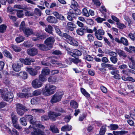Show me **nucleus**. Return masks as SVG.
Masks as SVG:
<instances>
[{
    "label": "nucleus",
    "instance_id": "a18cd8bd",
    "mask_svg": "<svg viewBox=\"0 0 135 135\" xmlns=\"http://www.w3.org/2000/svg\"><path fill=\"white\" fill-rule=\"evenodd\" d=\"M106 131L105 126H103L101 128L99 131V134L100 135H103L105 134Z\"/></svg>",
    "mask_w": 135,
    "mask_h": 135
},
{
    "label": "nucleus",
    "instance_id": "a19ab883",
    "mask_svg": "<svg viewBox=\"0 0 135 135\" xmlns=\"http://www.w3.org/2000/svg\"><path fill=\"white\" fill-rule=\"evenodd\" d=\"M34 13L32 11H26L25 13V15L27 17H30L33 16Z\"/></svg>",
    "mask_w": 135,
    "mask_h": 135
},
{
    "label": "nucleus",
    "instance_id": "423d86ee",
    "mask_svg": "<svg viewBox=\"0 0 135 135\" xmlns=\"http://www.w3.org/2000/svg\"><path fill=\"white\" fill-rule=\"evenodd\" d=\"M2 97L5 101L9 102H12L14 97L13 93L10 92H8L2 95Z\"/></svg>",
    "mask_w": 135,
    "mask_h": 135
},
{
    "label": "nucleus",
    "instance_id": "3c124183",
    "mask_svg": "<svg viewBox=\"0 0 135 135\" xmlns=\"http://www.w3.org/2000/svg\"><path fill=\"white\" fill-rule=\"evenodd\" d=\"M3 54L4 55L8 57H9L10 59L12 58V56L11 54L8 51L5 50L4 51Z\"/></svg>",
    "mask_w": 135,
    "mask_h": 135
},
{
    "label": "nucleus",
    "instance_id": "412c9836",
    "mask_svg": "<svg viewBox=\"0 0 135 135\" xmlns=\"http://www.w3.org/2000/svg\"><path fill=\"white\" fill-rule=\"evenodd\" d=\"M67 28L68 29L71 31H73L74 28H76V25L73 23L71 22H69L67 23Z\"/></svg>",
    "mask_w": 135,
    "mask_h": 135
},
{
    "label": "nucleus",
    "instance_id": "0eeeda50",
    "mask_svg": "<svg viewBox=\"0 0 135 135\" xmlns=\"http://www.w3.org/2000/svg\"><path fill=\"white\" fill-rule=\"evenodd\" d=\"M23 66L22 64L19 60L17 62L14 63L12 65V67L13 70L15 71L18 72L20 71Z\"/></svg>",
    "mask_w": 135,
    "mask_h": 135
},
{
    "label": "nucleus",
    "instance_id": "9d476101",
    "mask_svg": "<svg viewBox=\"0 0 135 135\" xmlns=\"http://www.w3.org/2000/svg\"><path fill=\"white\" fill-rule=\"evenodd\" d=\"M19 60L22 63H24L25 65H30L31 64V62H34L35 61L34 59L31 58H26L25 59L20 58Z\"/></svg>",
    "mask_w": 135,
    "mask_h": 135
},
{
    "label": "nucleus",
    "instance_id": "4c0bfd02",
    "mask_svg": "<svg viewBox=\"0 0 135 135\" xmlns=\"http://www.w3.org/2000/svg\"><path fill=\"white\" fill-rule=\"evenodd\" d=\"M108 127L110 128L111 130H115L118 128L119 127L116 124H110L109 126H108Z\"/></svg>",
    "mask_w": 135,
    "mask_h": 135
},
{
    "label": "nucleus",
    "instance_id": "6e6d98bb",
    "mask_svg": "<svg viewBox=\"0 0 135 135\" xmlns=\"http://www.w3.org/2000/svg\"><path fill=\"white\" fill-rule=\"evenodd\" d=\"M117 57V56H115L110 57V61L114 64L116 63L118 60Z\"/></svg>",
    "mask_w": 135,
    "mask_h": 135
},
{
    "label": "nucleus",
    "instance_id": "2eb2a0df",
    "mask_svg": "<svg viewBox=\"0 0 135 135\" xmlns=\"http://www.w3.org/2000/svg\"><path fill=\"white\" fill-rule=\"evenodd\" d=\"M46 21L48 22L55 24L58 22V20L54 16H49L47 18Z\"/></svg>",
    "mask_w": 135,
    "mask_h": 135
},
{
    "label": "nucleus",
    "instance_id": "7c9ffc66",
    "mask_svg": "<svg viewBox=\"0 0 135 135\" xmlns=\"http://www.w3.org/2000/svg\"><path fill=\"white\" fill-rule=\"evenodd\" d=\"M128 66L129 68L135 70V60L131 59V62L128 64Z\"/></svg>",
    "mask_w": 135,
    "mask_h": 135
},
{
    "label": "nucleus",
    "instance_id": "bb28decb",
    "mask_svg": "<svg viewBox=\"0 0 135 135\" xmlns=\"http://www.w3.org/2000/svg\"><path fill=\"white\" fill-rule=\"evenodd\" d=\"M31 110L35 113H42L44 114L45 112L44 110L41 109H32Z\"/></svg>",
    "mask_w": 135,
    "mask_h": 135
},
{
    "label": "nucleus",
    "instance_id": "603ef678",
    "mask_svg": "<svg viewBox=\"0 0 135 135\" xmlns=\"http://www.w3.org/2000/svg\"><path fill=\"white\" fill-rule=\"evenodd\" d=\"M128 36L132 40L134 41L135 40V32L130 33L128 35Z\"/></svg>",
    "mask_w": 135,
    "mask_h": 135
},
{
    "label": "nucleus",
    "instance_id": "b1692460",
    "mask_svg": "<svg viewBox=\"0 0 135 135\" xmlns=\"http://www.w3.org/2000/svg\"><path fill=\"white\" fill-rule=\"evenodd\" d=\"M115 51L120 56H122L124 57L127 56L126 54L123 51L118 49H116Z\"/></svg>",
    "mask_w": 135,
    "mask_h": 135
},
{
    "label": "nucleus",
    "instance_id": "e2e57ef3",
    "mask_svg": "<svg viewBox=\"0 0 135 135\" xmlns=\"http://www.w3.org/2000/svg\"><path fill=\"white\" fill-rule=\"evenodd\" d=\"M108 54L111 57H114L115 56H117V52H114L113 51H108Z\"/></svg>",
    "mask_w": 135,
    "mask_h": 135
},
{
    "label": "nucleus",
    "instance_id": "774afa93",
    "mask_svg": "<svg viewBox=\"0 0 135 135\" xmlns=\"http://www.w3.org/2000/svg\"><path fill=\"white\" fill-rule=\"evenodd\" d=\"M117 25L118 28L120 29H123L126 28V26L123 24L120 23H117Z\"/></svg>",
    "mask_w": 135,
    "mask_h": 135
},
{
    "label": "nucleus",
    "instance_id": "f03ea898",
    "mask_svg": "<svg viewBox=\"0 0 135 135\" xmlns=\"http://www.w3.org/2000/svg\"><path fill=\"white\" fill-rule=\"evenodd\" d=\"M69 54L71 56L75 58V59H73V62L75 64H77L81 62V61L76 57L79 56H80L81 55V52L78 50L74 49L71 51H68Z\"/></svg>",
    "mask_w": 135,
    "mask_h": 135
},
{
    "label": "nucleus",
    "instance_id": "c85d7f7f",
    "mask_svg": "<svg viewBox=\"0 0 135 135\" xmlns=\"http://www.w3.org/2000/svg\"><path fill=\"white\" fill-rule=\"evenodd\" d=\"M121 43L125 46H128L129 45L127 40L125 37H123L120 38V44Z\"/></svg>",
    "mask_w": 135,
    "mask_h": 135
},
{
    "label": "nucleus",
    "instance_id": "c9c22d12",
    "mask_svg": "<svg viewBox=\"0 0 135 135\" xmlns=\"http://www.w3.org/2000/svg\"><path fill=\"white\" fill-rule=\"evenodd\" d=\"M11 47L13 50L16 52H19L21 50V49L20 47L14 45H12Z\"/></svg>",
    "mask_w": 135,
    "mask_h": 135
},
{
    "label": "nucleus",
    "instance_id": "13d9d810",
    "mask_svg": "<svg viewBox=\"0 0 135 135\" xmlns=\"http://www.w3.org/2000/svg\"><path fill=\"white\" fill-rule=\"evenodd\" d=\"M60 36L64 37L69 40H71L72 38V37L66 33H63L62 34L61 36Z\"/></svg>",
    "mask_w": 135,
    "mask_h": 135
},
{
    "label": "nucleus",
    "instance_id": "ddd939ff",
    "mask_svg": "<svg viewBox=\"0 0 135 135\" xmlns=\"http://www.w3.org/2000/svg\"><path fill=\"white\" fill-rule=\"evenodd\" d=\"M67 19L69 21H72L73 18H74L76 16V14L74 12H73L72 9H70L69 12L68 13Z\"/></svg>",
    "mask_w": 135,
    "mask_h": 135
},
{
    "label": "nucleus",
    "instance_id": "dca6fc26",
    "mask_svg": "<svg viewBox=\"0 0 135 135\" xmlns=\"http://www.w3.org/2000/svg\"><path fill=\"white\" fill-rule=\"evenodd\" d=\"M26 71H27L30 75L32 76H35L37 75L38 72L35 69L28 67L26 68Z\"/></svg>",
    "mask_w": 135,
    "mask_h": 135
},
{
    "label": "nucleus",
    "instance_id": "393cba45",
    "mask_svg": "<svg viewBox=\"0 0 135 135\" xmlns=\"http://www.w3.org/2000/svg\"><path fill=\"white\" fill-rule=\"evenodd\" d=\"M16 110L23 109L25 111H27L28 110V109H27L25 106L20 103L16 104Z\"/></svg>",
    "mask_w": 135,
    "mask_h": 135
},
{
    "label": "nucleus",
    "instance_id": "5fc2aeb1",
    "mask_svg": "<svg viewBox=\"0 0 135 135\" xmlns=\"http://www.w3.org/2000/svg\"><path fill=\"white\" fill-rule=\"evenodd\" d=\"M41 91L39 89L36 90L34 91L32 93V95L34 96H37L40 95Z\"/></svg>",
    "mask_w": 135,
    "mask_h": 135
},
{
    "label": "nucleus",
    "instance_id": "cd10ccee",
    "mask_svg": "<svg viewBox=\"0 0 135 135\" xmlns=\"http://www.w3.org/2000/svg\"><path fill=\"white\" fill-rule=\"evenodd\" d=\"M23 45L27 47H30L33 46V44L29 41H25L23 43Z\"/></svg>",
    "mask_w": 135,
    "mask_h": 135
},
{
    "label": "nucleus",
    "instance_id": "338daca9",
    "mask_svg": "<svg viewBox=\"0 0 135 135\" xmlns=\"http://www.w3.org/2000/svg\"><path fill=\"white\" fill-rule=\"evenodd\" d=\"M87 37L88 40L90 42H93L94 41V38L92 35L89 34L87 35Z\"/></svg>",
    "mask_w": 135,
    "mask_h": 135
},
{
    "label": "nucleus",
    "instance_id": "0e129e2a",
    "mask_svg": "<svg viewBox=\"0 0 135 135\" xmlns=\"http://www.w3.org/2000/svg\"><path fill=\"white\" fill-rule=\"evenodd\" d=\"M105 18H101L100 17H98L95 19V20L98 23H101L103 21H105Z\"/></svg>",
    "mask_w": 135,
    "mask_h": 135
},
{
    "label": "nucleus",
    "instance_id": "79ce46f5",
    "mask_svg": "<svg viewBox=\"0 0 135 135\" xmlns=\"http://www.w3.org/2000/svg\"><path fill=\"white\" fill-rule=\"evenodd\" d=\"M26 28L25 22L22 21L20 24V30L21 31H23Z\"/></svg>",
    "mask_w": 135,
    "mask_h": 135
},
{
    "label": "nucleus",
    "instance_id": "864d4df0",
    "mask_svg": "<svg viewBox=\"0 0 135 135\" xmlns=\"http://www.w3.org/2000/svg\"><path fill=\"white\" fill-rule=\"evenodd\" d=\"M20 122L21 124L23 125L26 126L27 124V122L26 119L24 117H22L20 119Z\"/></svg>",
    "mask_w": 135,
    "mask_h": 135
},
{
    "label": "nucleus",
    "instance_id": "1a4fd4ad",
    "mask_svg": "<svg viewBox=\"0 0 135 135\" xmlns=\"http://www.w3.org/2000/svg\"><path fill=\"white\" fill-rule=\"evenodd\" d=\"M55 41V39L53 37H50L47 38L45 41V43L48 47H52V45Z\"/></svg>",
    "mask_w": 135,
    "mask_h": 135
},
{
    "label": "nucleus",
    "instance_id": "58836bf2",
    "mask_svg": "<svg viewBox=\"0 0 135 135\" xmlns=\"http://www.w3.org/2000/svg\"><path fill=\"white\" fill-rule=\"evenodd\" d=\"M7 28L6 25L4 24H2L0 25V32L4 33L6 31Z\"/></svg>",
    "mask_w": 135,
    "mask_h": 135
},
{
    "label": "nucleus",
    "instance_id": "4be33fe9",
    "mask_svg": "<svg viewBox=\"0 0 135 135\" xmlns=\"http://www.w3.org/2000/svg\"><path fill=\"white\" fill-rule=\"evenodd\" d=\"M16 75L20 76L23 79H26L28 77V75L26 72H20L16 74Z\"/></svg>",
    "mask_w": 135,
    "mask_h": 135
},
{
    "label": "nucleus",
    "instance_id": "e433bc0d",
    "mask_svg": "<svg viewBox=\"0 0 135 135\" xmlns=\"http://www.w3.org/2000/svg\"><path fill=\"white\" fill-rule=\"evenodd\" d=\"M70 105L72 107L74 108H77L78 107V103L74 100H71V101Z\"/></svg>",
    "mask_w": 135,
    "mask_h": 135
},
{
    "label": "nucleus",
    "instance_id": "6ab92c4d",
    "mask_svg": "<svg viewBox=\"0 0 135 135\" xmlns=\"http://www.w3.org/2000/svg\"><path fill=\"white\" fill-rule=\"evenodd\" d=\"M24 33L27 37L33 33V32L31 29H30L28 27H27L25 28L24 30L23 31Z\"/></svg>",
    "mask_w": 135,
    "mask_h": 135
},
{
    "label": "nucleus",
    "instance_id": "052dcab7",
    "mask_svg": "<svg viewBox=\"0 0 135 135\" xmlns=\"http://www.w3.org/2000/svg\"><path fill=\"white\" fill-rule=\"evenodd\" d=\"M36 36H37L36 37H33L32 38V40L33 41H36L42 38V36H39L38 34L37 35H36Z\"/></svg>",
    "mask_w": 135,
    "mask_h": 135
},
{
    "label": "nucleus",
    "instance_id": "7ed1b4c3",
    "mask_svg": "<svg viewBox=\"0 0 135 135\" xmlns=\"http://www.w3.org/2000/svg\"><path fill=\"white\" fill-rule=\"evenodd\" d=\"M56 89V87L55 86L50 84H47L45 87V90L43 91V94L45 95L49 96L53 94Z\"/></svg>",
    "mask_w": 135,
    "mask_h": 135
},
{
    "label": "nucleus",
    "instance_id": "09e8293b",
    "mask_svg": "<svg viewBox=\"0 0 135 135\" xmlns=\"http://www.w3.org/2000/svg\"><path fill=\"white\" fill-rule=\"evenodd\" d=\"M17 15L19 18H21L23 17L24 15L23 13V11L22 10H18L17 11Z\"/></svg>",
    "mask_w": 135,
    "mask_h": 135
},
{
    "label": "nucleus",
    "instance_id": "a878e982",
    "mask_svg": "<svg viewBox=\"0 0 135 135\" xmlns=\"http://www.w3.org/2000/svg\"><path fill=\"white\" fill-rule=\"evenodd\" d=\"M72 126L71 125H67L62 127L61 129L62 131H69L72 129Z\"/></svg>",
    "mask_w": 135,
    "mask_h": 135
},
{
    "label": "nucleus",
    "instance_id": "ea45409f",
    "mask_svg": "<svg viewBox=\"0 0 135 135\" xmlns=\"http://www.w3.org/2000/svg\"><path fill=\"white\" fill-rule=\"evenodd\" d=\"M82 14L83 15L86 17H89V11L86 8H84L82 10Z\"/></svg>",
    "mask_w": 135,
    "mask_h": 135
},
{
    "label": "nucleus",
    "instance_id": "69168bd1",
    "mask_svg": "<svg viewBox=\"0 0 135 135\" xmlns=\"http://www.w3.org/2000/svg\"><path fill=\"white\" fill-rule=\"evenodd\" d=\"M93 2L97 6H100L101 3L98 0H92Z\"/></svg>",
    "mask_w": 135,
    "mask_h": 135
},
{
    "label": "nucleus",
    "instance_id": "aec40b11",
    "mask_svg": "<svg viewBox=\"0 0 135 135\" xmlns=\"http://www.w3.org/2000/svg\"><path fill=\"white\" fill-rule=\"evenodd\" d=\"M37 47L39 48V49L41 50L46 51L49 50L51 49V47L46 46L45 45L43 44H38L37 45Z\"/></svg>",
    "mask_w": 135,
    "mask_h": 135
},
{
    "label": "nucleus",
    "instance_id": "2f4dec72",
    "mask_svg": "<svg viewBox=\"0 0 135 135\" xmlns=\"http://www.w3.org/2000/svg\"><path fill=\"white\" fill-rule=\"evenodd\" d=\"M11 117L12 123L17 122L18 118L16 115L13 113H12L11 114Z\"/></svg>",
    "mask_w": 135,
    "mask_h": 135
},
{
    "label": "nucleus",
    "instance_id": "f257e3e1",
    "mask_svg": "<svg viewBox=\"0 0 135 135\" xmlns=\"http://www.w3.org/2000/svg\"><path fill=\"white\" fill-rule=\"evenodd\" d=\"M33 128L34 130L33 131L31 132V134L32 135H46L45 133L43 131L38 129L39 128L42 129H44V126L42 124H37L35 123L34 125L33 126L31 125L30 126L29 128L31 129V128Z\"/></svg>",
    "mask_w": 135,
    "mask_h": 135
},
{
    "label": "nucleus",
    "instance_id": "a211bd4d",
    "mask_svg": "<svg viewBox=\"0 0 135 135\" xmlns=\"http://www.w3.org/2000/svg\"><path fill=\"white\" fill-rule=\"evenodd\" d=\"M53 14L56 17V19H57L61 21L65 20V18L61 14H60L57 12L55 11L53 12Z\"/></svg>",
    "mask_w": 135,
    "mask_h": 135
},
{
    "label": "nucleus",
    "instance_id": "39448f33",
    "mask_svg": "<svg viewBox=\"0 0 135 135\" xmlns=\"http://www.w3.org/2000/svg\"><path fill=\"white\" fill-rule=\"evenodd\" d=\"M94 32H95V35L97 38L99 40H101L103 39V35L105 33V32L102 29H99L97 30L96 27H94L93 29Z\"/></svg>",
    "mask_w": 135,
    "mask_h": 135
},
{
    "label": "nucleus",
    "instance_id": "9b49d317",
    "mask_svg": "<svg viewBox=\"0 0 135 135\" xmlns=\"http://www.w3.org/2000/svg\"><path fill=\"white\" fill-rule=\"evenodd\" d=\"M27 54L31 56H33L37 55L38 53V50L35 47L28 49L27 50Z\"/></svg>",
    "mask_w": 135,
    "mask_h": 135
},
{
    "label": "nucleus",
    "instance_id": "f704fd0d",
    "mask_svg": "<svg viewBox=\"0 0 135 135\" xmlns=\"http://www.w3.org/2000/svg\"><path fill=\"white\" fill-rule=\"evenodd\" d=\"M57 80V78L55 76H51L48 79V81L49 82L54 83Z\"/></svg>",
    "mask_w": 135,
    "mask_h": 135
},
{
    "label": "nucleus",
    "instance_id": "37998d69",
    "mask_svg": "<svg viewBox=\"0 0 135 135\" xmlns=\"http://www.w3.org/2000/svg\"><path fill=\"white\" fill-rule=\"evenodd\" d=\"M81 91L83 94L86 97H90V94L88 93L84 88H81Z\"/></svg>",
    "mask_w": 135,
    "mask_h": 135
},
{
    "label": "nucleus",
    "instance_id": "f8f14e48",
    "mask_svg": "<svg viewBox=\"0 0 135 135\" xmlns=\"http://www.w3.org/2000/svg\"><path fill=\"white\" fill-rule=\"evenodd\" d=\"M32 87L35 89L39 88L42 86L41 83L38 79L33 80L32 83Z\"/></svg>",
    "mask_w": 135,
    "mask_h": 135
},
{
    "label": "nucleus",
    "instance_id": "c03bdc74",
    "mask_svg": "<svg viewBox=\"0 0 135 135\" xmlns=\"http://www.w3.org/2000/svg\"><path fill=\"white\" fill-rule=\"evenodd\" d=\"M84 30H85V29L83 28H81L76 30V32L79 35L82 36L84 34Z\"/></svg>",
    "mask_w": 135,
    "mask_h": 135
},
{
    "label": "nucleus",
    "instance_id": "6e6552de",
    "mask_svg": "<svg viewBox=\"0 0 135 135\" xmlns=\"http://www.w3.org/2000/svg\"><path fill=\"white\" fill-rule=\"evenodd\" d=\"M61 115L60 113H56L52 112H50L48 113L49 118L52 121L56 120V118Z\"/></svg>",
    "mask_w": 135,
    "mask_h": 135
},
{
    "label": "nucleus",
    "instance_id": "f3484780",
    "mask_svg": "<svg viewBox=\"0 0 135 135\" xmlns=\"http://www.w3.org/2000/svg\"><path fill=\"white\" fill-rule=\"evenodd\" d=\"M5 128L8 133L11 135H19V132L15 128H13L12 131L7 127H6Z\"/></svg>",
    "mask_w": 135,
    "mask_h": 135
},
{
    "label": "nucleus",
    "instance_id": "4d7b16f0",
    "mask_svg": "<svg viewBox=\"0 0 135 135\" xmlns=\"http://www.w3.org/2000/svg\"><path fill=\"white\" fill-rule=\"evenodd\" d=\"M17 114L20 115L22 116L25 113V112L26 111H25L23 109H21L16 110Z\"/></svg>",
    "mask_w": 135,
    "mask_h": 135
},
{
    "label": "nucleus",
    "instance_id": "20e7f679",
    "mask_svg": "<svg viewBox=\"0 0 135 135\" xmlns=\"http://www.w3.org/2000/svg\"><path fill=\"white\" fill-rule=\"evenodd\" d=\"M64 95L62 92H56L53 95L50 100V102L51 103H54L60 101Z\"/></svg>",
    "mask_w": 135,
    "mask_h": 135
},
{
    "label": "nucleus",
    "instance_id": "49530a36",
    "mask_svg": "<svg viewBox=\"0 0 135 135\" xmlns=\"http://www.w3.org/2000/svg\"><path fill=\"white\" fill-rule=\"evenodd\" d=\"M25 40V37L23 36H19L16 38V41L17 43H19Z\"/></svg>",
    "mask_w": 135,
    "mask_h": 135
},
{
    "label": "nucleus",
    "instance_id": "de8ad7c7",
    "mask_svg": "<svg viewBox=\"0 0 135 135\" xmlns=\"http://www.w3.org/2000/svg\"><path fill=\"white\" fill-rule=\"evenodd\" d=\"M45 75H44V74L41 73L40 75L39 76V80L41 81H45L47 79L45 78Z\"/></svg>",
    "mask_w": 135,
    "mask_h": 135
},
{
    "label": "nucleus",
    "instance_id": "4468645a",
    "mask_svg": "<svg viewBox=\"0 0 135 135\" xmlns=\"http://www.w3.org/2000/svg\"><path fill=\"white\" fill-rule=\"evenodd\" d=\"M17 96L21 98H27L32 97V94L30 93H18L17 94Z\"/></svg>",
    "mask_w": 135,
    "mask_h": 135
},
{
    "label": "nucleus",
    "instance_id": "72a5a7b5",
    "mask_svg": "<svg viewBox=\"0 0 135 135\" xmlns=\"http://www.w3.org/2000/svg\"><path fill=\"white\" fill-rule=\"evenodd\" d=\"M128 133V131H113V133L114 135H118L121 134H125Z\"/></svg>",
    "mask_w": 135,
    "mask_h": 135
},
{
    "label": "nucleus",
    "instance_id": "c756f323",
    "mask_svg": "<svg viewBox=\"0 0 135 135\" xmlns=\"http://www.w3.org/2000/svg\"><path fill=\"white\" fill-rule=\"evenodd\" d=\"M50 130L53 133H59V130L55 126L51 125L50 126Z\"/></svg>",
    "mask_w": 135,
    "mask_h": 135
},
{
    "label": "nucleus",
    "instance_id": "680f3d73",
    "mask_svg": "<svg viewBox=\"0 0 135 135\" xmlns=\"http://www.w3.org/2000/svg\"><path fill=\"white\" fill-rule=\"evenodd\" d=\"M70 40L71 41H70V42L69 43V44L71 45L75 46H78V43L77 41L74 40H72V38Z\"/></svg>",
    "mask_w": 135,
    "mask_h": 135
},
{
    "label": "nucleus",
    "instance_id": "8fccbe9b",
    "mask_svg": "<svg viewBox=\"0 0 135 135\" xmlns=\"http://www.w3.org/2000/svg\"><path fill=\"white\" fill-rule=\"evenodd\" d=\"M52 27L50 25L48 26L47 27L45 28V31L50 33H52Z\"/></svg>",
    "mask_w": 135,
    "mask_h": 135
},
{
    "label": "nucleus",
    "instance_id": "bf43d9fd",
    "mask_svg": "<svg viewBox=\"0 0 135 135\" xmlns=\"http://www.w3.org/2000/svg\"><path fill=\"white\" fill-rule=\"evenodd\" d=\"M34 12L35 14L38 16H40L41 15V11L40 9L38 8H35Z\"/></svg>",
    "mask_w": 135,
    "mask_h": 135
},
{
    "label": "nucleus",
    "instance_id": "473e14b6",
    "mask_svg": "<svg viewBox=\"0 0 135 135\" xmlns=\"http://www.w3.org/2000/svg\"><path fill=\"white\" fill-rule=\"evenodd\" d=\"M50 71L47 68H45L43 69L41 71V73L44 75H48L50 74Z\"/></svg>",
    "mask_w": 135,
    "mask_h": 135
},
{
    "label": "nucleus",
    "instance_id": "5701e85b",
    "mask_svg": "<svg viewBox=\"0 0 135 135\" xmlns=\"http://www.w3.org/2000/svg\"><path fill=\"white\" fill-rule=\"evenodd\" d=\"M25 117L29 121L30 123L32 125V126L34 125L35 122L33 120V117L32 115H25Z\"/></svg>",
    "mask_w": 135,
    "mask_h": 135
}]
</instances>
